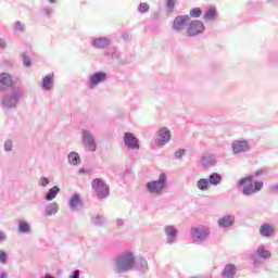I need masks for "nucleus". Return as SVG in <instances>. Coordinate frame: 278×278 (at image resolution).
<instances>
[{"instance_id": "3", "label": "nucleus", "mask_w": 278, "mask_h": 278, "mask_svg": "<svg viewBox=\"0 0 278 278\" xmlns=\"http://www.w3.org/2000/svg\"><path fill=\"white\" fill-rule=\"evenodd\" d=\"M168 186V178L165 173H161L157 180H152L146 184V190L154 197H162Z\"/></svg>"}, {"instance_id": "16", "label": "nucleus", "mask_w": 278, "mask_h": 278, "mask_svg": "<svg viewBox=\"0 0 278 278\" xmlns=\"http://www.w3.org/2000/svg\"><path fill=\"white\" fill-rule=\"evenodd\" d=\"M216 155L214 154H204L201 157L200 161V166H202V168H212V166H216Z\"/></svg>"}, {"instance_id": "6", "label": "nucleus", "mask_w": 278, "mask_h": 278, "mask_svg": "<svg viewBox=\"0 0 278 278\" xmlns=\"http://www.w3.org/2000/svg\"><path fill=\"white\" fill-rule=\"evenodd\" d=\"M273 253L266 250L264 245H260L257 250L251 255V260L254 266H262L261 260H270Z\"/></svg>"}, {"instance_id": "5", "label": "nucleus", "mask_w": 278, "mask_h": 278, "mask_svg": "<svg viewBox=\"0 0 278 278\" xmlns=\"http://www.w3.org/2000/svg\"><path fill=\"white\" fill-rule=\"evenodd\" d=\"M91 188L97 193V198L101 201L110 197V186L105 184V180L102 178H94L91 181Z\"/></svg>"}, {"instance_id": "29", "label": "nucleus", "mask_w": 278, "mask_h": 278, "mask_svg": "<svg viewBox=\"0 0 278 278\" xmlns=\"http://www.w3.org/2000/svg\"><path fill=\"white\" fill-rule=\"evenodd\" d=\"M220 181H223V176L218 173H212L208 177V184H211V186H218Z\"/></svg>"}, {"instance_id": "51", "label": "nucleus", "mask_w": 278, "mask_h": 278, "mask_svg": "<svg viewBox=\"0 0 278 278\" xmlns=\"http://www.w3.org/2000/svg\"><path fill=\"white\" fill-rule=\"evenodd\" d=\"M42 278H53V277L50 276V275H46V276H43Z\"/></svg>"}, {"instance_id": "19", "label": "nucleus", "mask_w": 278, "mask_h": 278, "mask_svg": "<svg viewBox=\"0 0 278 278\" xmlns=\"http://www.w3.org/2000/svg\"><path fill=\"white\" fill-rule=\"evenodd\" d=\"M164 231L165 236H167V244H175V242H177V228H175V226H166Z\"/></svg>"}, {"instance_id": "36", "label": "nucleus", "mask_w": 278, "mask_h": 278, "mask_svg": "<svg viewBox=\"0 0 278 278\" xmlns=\"http://www.w3.org/2000/svg\"><path fill=\"white\" fill-rule=\"evenodd\" d=\"M105 55H112L113 60H119L121 58V51L116 50V49H112V51H106Z\"/></svg>"}, {"instance_id": "41", "label": "nucleus", "mask_w": 278, "mask_h": 278, "mask_svg": "<svg viewBox=\"0 0 278 278\" xmlns=\"http://www.w3.org/2000/svg\"><path fill=\"white\" fill-rule=\"evenodd\" d=\"M49 184H51V180H49V178H47L46 176H42L40 178L39 186H42V188H47Z\"/></svg>"}, {"instance_id": "43", "label": "nucleus", "mask_w": 278, "mask_h": 278, "mask_svg": "<svg viewBox=\"0 0 278 278\" xmlns=\"http://www.w3.org/2000/svg\"><path fill=\"white\" fill-rule=\"evenodd\" d=\"M5 240H8V235H5L3 231H0V244L1 242H5Z\"/></svg>"}, {"instance_id": "24", "label": "nucleus", "mask_w": 278, "mask_h": 278, "mask_svg": "<svg viewBox=\"0 0 278 278\" xmlns=\"http://www.w3.org/2000/svg\"><path fill=\"white\" fill-rule=\"evenodd\" d=\"M12 86V76L10 74H0V90H5Z\"/></svg>"}, {"instance_id": "21", "label": "nucleus", "mask_w": 278, "mask_h": 278, "mask_svg": "<svg viewBox=\"0 0 278 278\" xmlns=\"http://www.w3.org/2000/svg\"><path fill=\"white\" fill-rule=\"evenodd\" d=\"M238 267L233 264H228L224 267L222 277L224 278H238Z\"/></svg>"}, {"instance_id": "44", "label": "nucleus", "mask_w": 278, "mask_h": 278, "mask_svg": "<svg viewBox=\"0 0 278 278\" xmlns=\"http://www.w3.org/2000/svg\"><path fill=\"white\" fill-rule=\"evenodd\" d=\"M70 278H79V269H75L70 276Z\"/></svg>"}, {"instance_id": "13", "label": "nucleus", "mask_w": 278, "mask_h": 278, "mask_svg": "<svg viewBox=\"0 0 278 278\" xmlns=\"http://www.w3.org/2000/svg\"><path fill=\"white\" fill-rule=\"evenodd\" d=\"M124 144L127 147V149H140V143L138 141V138L134 136L131 132H125L124 135Z\"/></svg>"}, {"instance_id": "38", "label": "nucleus", "mask_w": 278, "mask_h": 278, "mask_svg": "<svg viewBox=\"0 0 278 278\" xmlns=\"http://www.w3.org/2000/svg\"><path fill=\"white\" fill-rule=\"evenodd\" d=\"M13 147H14V143L12 142V140L8 139L4 141L5 153H10V151H12Z\"/></svg>"}, {"instance_id": "26", "label": "nucleus", "mask_w": 278, "mask_h": 278, "mask_svg": "<svg viewBox=\"0 0 278 278\" xmlns=\"http://www.w3.org/2000/svg\"><path fill=\"white\" fill-rule=\"evenodd\" d=\"M60 211V205L56 202H52L45 207V216H55L56 212Z\"/></svg>"}, {"instance_id": "47", "label": "nucleus", "mask_w": 278, "mask_h": 278, "mask_svg": "<svg viewBox=\"0 0 278 278\" xmlns=\"http://www.w3.org/2000/svg\"><path fill=\"white\" fill-rule=\"evenodd\" d=\"M116 225L117 227H123V225H125V222L123 219H117Z\"/></svg>"}, {"instance_id": "35", "label": "nucleus", "mask_w": 278, "mask_h": 278, "mask_svg": "<svg viewBox=\"0 0 278 278\" xmlns=\"http://www.w3.org/2000/svg\"><path fill=\"white\" fill-rule=\"evenodd\" d=\"M149 10H151V7H149L147 2H141L138 7V12H140V14H147Z\"/></svg>"}, {"instance_id": "20", "label": "nucleus", "mask_w": 278, "mask_h": 278, "mask_svg": "<svg viewBox=\"0 0 278 278\" xmlns=\"http://www.w3.org/2000/svg\"><path fill=\"white\" fill-rule=\"evenodd\" d=\"M218 226L222 227V229H228V227H233V224L236 223V216L235 215H224L222 218L218 219Z\"/></svg>"}, {"instance_id": "42", "label": "nucleus", "mask_w": 278, "mask_h": 278, "mask_svg": "<svg viewBox=\"0 0 278 278\" xmlns=\"http://www.w3.org/2000/svg\"><path fill=\"white\" fill-rule=\"evenodd\" d=\"M186 155V149H179L175 152L176 160H181Z\"/></svg>"}, {"instance_id": "4", "label": "nucleus", "mask_w": 278, "mask_h": 278, "mask_svg": "<svg viewBox=\"0 0 278 278\" xmlns=\"http://www.w3.org/2000/svg\"><path fill=\"white\" fill-rule=\"evenodd\" d=\"M23 99V88L17 87L11 92L4 93L0 103L3 110H14L18 105V102Z\"/></svg>"}, {"instance_id": "1", "label": "nucleus", "mask_w": 278, "mask_h": 278, "mask_svg": "<svg viewBox=\"0 0 278 278\" xmlns=\"http://www.w3.org/2000/svg\"><path fill=\"white\" fill-rule=\"evenodd\" d=\"M266 169L262 168L255 172L254 175H249L239 179L238 186L242 188L243 197H253V194H257L264 188V181H254L255 177H262V175H266ZM254 181V182H253Z\"/></svg>"}, {"instance_id": "9", "label": "nucleus", "mask_w": 278, "mask_h": 278, "mask_svg": "<svg viewBox=\"0 0 278 278\" xmlns=\"http://www.w3.org/2000/svg\"><path fill=\"white\" fill-rule=\"evenodd\" d=\"M203 31H205V24L199 20L191 21L187 29L189 37L199 36V34H203Z\"/></svg>"}, {"instance_id": "49", "label": "nucleus", "mask_w": 278, "mask_h": 278, "mask_svg": "<svg viewBox=\"0 0 278 278\" xmlns=\"http://www.w3.org/2000/svg\"><path fill=\"white\" fill-rule=\"evenodd\" d=\"M0 278H8V271L5 270L0 271Z\"/></svg>"}, {"instance_id": "11", "label": "nucleus", "mask_w": 278, "mask_h": 278, "mask_svg": "<svg viewBox=\"0 0 278 278\" xmlns=\"http://www.w3.org/2000/svg\"><path fill=\"white\" fill-rule=\"evenodd\" d=\"M157 138L155 140L156 147H165L170 142V130L166 127L160 128L156 134Z\"/></svg>"}, {"instance_id": "15", "label": "nucleus", "mask_w": 278, "mask_h": 278, "mask_svg": "<svg viewBox=\"0 0 278 278\" xmlns=\"http://www.w3.org/2000/svg\"><path fill=\"white\" fill-rule=\"evenodd\" d=\"M68 207L72 210V212H77L84 207V201H81V198L78 195V193H75L71 197L68 201Z\"/></svg>"}, {"instance_id": "37", "label": "nucleus", "mask_w": 278, "mask_h": 278, "mask_svg": "<svg viewBox=\"0 0 278 278\" xmlns=\"http://www.w3.org/2000/svg\"><path fill=\"white\" fill-rule=\"evenodd\" d=\"M14 30L15 31H25V24H23L21 21H17L14 23Z\"/></svg>"}, {"instance_id": "33", "label": "nucleus", "mask_w": 278, "mask_h": 278, "mask_svg": "<svg viewBox=\"0 0 278 278\" xmlns=\"http://www.w3.org/2000/svg\"><path fill=\"white\" fill-rule=\"evenodd\" d=\"M177 3V0H166L165 1V10L168 12V14H172V12H175V4Z\"/></svg>"}, {"instance_id": "50", "label": "nucleus", "mask_w": 278, "mask_h": 278, "mask_svg": "<svg viewBox=\"0 0 278 278\" xmlns=\"http://www.w3.org/2000/svg\"><path fill=\"white\" fill-rule=\"evenodd\" d=\"M79 173H80V174H85V173H87V170H86V168H80V169H79Z\"/></svg>"}, {"instance_id": "40", "label": "nucleus", "mask_w": 278, "mask_h": 278, "mask_svg": "<svg viewBox=\"0 0 278 278\" xmlns=\"http://www.w3.org/2000/svg\"><path fill=\"white\" fill-rule=\"evenodd\" d=\"M0 264H8V252L0 250Z\"/></svg>"}, {"instance_id": "31", "label": "nucleus", "mask_w": 278, "mask_h": 278, "mask_svg": "<svg viewBox=\"0 0 278 278\" xmlns=\"http://www.w3.org/2000/svg\"><path fill=\"white\" fill-rule=\"evenodd\" d=\"M204 21H214L216 18V9L208 8L203 15Z\"/></svg>"}, {"instance_id": "28", "label": "nucleus", "mask_w": 278, "mask_h": 278, "mask_svg": "<svg viewBox=\"0 0 278 278\" xmlns=\"http://www.w3.org/2000/svg\"><path fill=\"white\" fill-rule=\"evenodd\" d=\"M58 194H60V187L54 186L48 190V192L45 195V199L46 201H53V199H55Z\"/></svg>"}, {"instance_id": "12", "label": "nucleus", "mask_w": 278, "mask_h": 278, "mask_svg": "<svg viewBox=\"0 0 278 278\" xmlns=\"http://www.w3.org/2000/svg\"><path fill=\"white\" fill-rule=\"evenodd\" d=\"M188 23H190V15H178L175 17L172 27L174 31H184L188 27Z\"/></svg>"}, {"instance_id": "46", "label": "nucleus", "mask_w": 278, "mask_h": 278, "mask_svg": "<svg viewBox=\"0 0 278 278\" xmlns=\"http://www.w3.org/2000/svg\"><path fill=\"white\" fill-rule=\"evenodd\" d=\"M271 192H278V184H274L270 186Z\"/></svg>"}, {"instance_id": "14", "label": "nucleus", "mask_w": 278, "mask_h": 278, "mask_svg": "<svg viewBox=\"0 0 278 278\" xmlns=\"http://www.w3.org/2000/svg\"><path fill=\"white\" fill-rule=\"evenodd\" d=\"M108 79V74L105 72H97L89 76V86H99V84H103Z\"/></svg>"}, {"instance_id": "48", "label": "nucleus", "mask_w": 278, "mask_h": 278, "mask_svg": "<svg viewBox=\"0 0 278 278\" xmlns=\"http://www.w3.org/2000/svg\"><path fill=\"white\" fill-rule=\"evenodd\" d=\"M128 175H131V169L130 168H126L124 172V177H128Z\"/></svg>"}, {"instance_id": "7", "label": "nucleus", "mask_w": 278, "mask_h": 278, "mask_svg": "<svg viewBox=\"0 0 278 278\" xmlns=\"http://www.w3.org/2000/svg\"><path fill=\"white\" fill-rule=\"evenodd\" d=\"M191 238L194 242H205L210 238V228L205 226L191 228Z\"/></svg>"}, {"instance_id": "10", "label": "nucleus", "mask_w": 278, "mask_h": 278, "mask_svg": "<svg viewBox=\"0 0 278 278\" xmlns=\"http://www.w3.org/2000/svg\"><path fill=\"white\" fill-rule=\"evenodd\" d=\"M231 151L235 155L248 153V151H251V143H249L247 140H235L231 143Z\"/></svg>"}, {"instance_id": "18", "label": "nucleus", "mask_w": 278, "mask_h": 278, "mask_svg": "<svg viewBox=\"0 0 278 278\" xmlns=\"http://www.w3.org/2000/svg\"><path fill=\"white\" fill-rule=\"evenodd\" d=\"M134 270H138L139 273H148L149 271V262L144 257L135 256Z\"/></svg>"}, {"instance_id": "32", "label": "nucleus", "mask_w": 278, "mask_h": 278, "mask_svg": "<svg viewBox=\"0 0 278 278\" xmlns=\"http://www.w3.org/2000/svg\"><path fill=\"white\" fill-rule=\"evenodd\" d=\"M92 225H96V227H103V225H105V217H103L102 215H96L92 219H91Z\"/></svg>"}, {"instance_id": "34", "label": "nucleus", "mask_w": 278, "mask_h": 278, "mask_svg": "<svg viewBox=\"0 0 278 278\" xmlns=\"http://www.w3.org/2000/svg\"><path fill=\"white\" fill-rule=\"evenodd\" d=\"M201 14H203V11L201 10V8H193L189 12V16H191V18H199Z\"/></svg>"}, {"instance_id": "8", "label": "nucleus", "mask_w": 278, "mask_h": 278, "mask_svg": "<svg viewBox=\"0 0 278 278\" xmlns=\"http://www.w3.org/2000/svg\"><path fill=\"white\" fill-rule=\"evenodd\" d=\"M83 146L88 149V151H97V141L94 140V135L91 134L88 129H83Z\"/></svg>"}, {"instance_id": "22", "label": "nucleus", "mask_w": 278, "mask_h": 278, "mask_svg": "<svg viewBox=\"0 0 278 278\" xmlns=\"http://www.w3.org/2000/svg\"><path fill=\"white\" fill-rule=\"evenodd\" d=\"M275 233V227L273 225L265 223L260 227V235L262 238H270Z\"/></svg>"}, {"instance_id": "39", "label": "nucleus", "mask_w": 278, "mask_h": 278, "mask_svg": "<svg viewBox=\"0 0 278 278\" xmlns=\"http://www.w3.org/2000/svg\"><path fill=\"white\" fill-rule=\"evenodd\" d=\"M23 65L26 66V68H29L31 66V59L27 56L25 53L22 54Z\"/></svg>"}, {"instance_id": "45", "label": "nucleus", "mask_w": 278, "mask_h": 278, "mask_svg": "<svg viewBox=\"0 0 278 278\" xmlns=\"http://www.w3.org/2000/svg\"><path fill=\"white\" fill-rule=\"evenodd\" d=\"M8 47V43L5 42V39L0 38V49H5Z\"/></svg>"}, {"instance_id": "2", "label": "nucleus", "mask_w": 278, "mask_h": 278, "mask_svg": "<svg viewBox=\"0 0 278 278\" xmlns=\"http://www.w3.org/2000/svg\"><path fill=\"white\" fill-rule=\"evenodd\" d=\"M136 254L134 251H125L115 257V273L118 275L134 270Z\"/></svg>"}, {"instance_id": "17", "label": "nucleus", "mask_w": 278, "mask_h": 278, "mask_svg": "<svg viewBox=\"0 0 278 278\" xmlns=\"http://www.w3.org/2000/svg\"><path fill=\"white\" fill-rule=\"evenodd\" d=\"M110 45H112V39L108 37L93 38L91 41L93 49H105V47H110Z\"/></svg>"}, {"instance_id": "52", "label": "nucleus", "mask_w": 278, "mask_h": 278, "mask_svg": "<svg viewBox=\"0 0 278 278\" xmlns=\"http://www.w3.org/2000/svg\"><path fill=\"white\" fill-rule=\"evenodd\" d=\"M50 1V3H55V1H58V0H49Z\"/></svg>"}, {"instance_id": "23", "label": "nucleus", "mask_w": 278, "mask_h": 278, "mask_svg": "<svg viewBox=\"0 0 278 278\" xmlns=\"http://www.w3.org/2000/svg\"><path fill=\"white\" fill-rule=\"evenodd\" d=\"M17 231L18 233L29 236V233H31V225L25 219H20L17 223Z\"/></svg>"}, {"instance_id": "30", "label": "nucleus", "mask_w": 278, "mask_h": 278, "mask_svg": "<svg viewBox=\"0 0 278 278\" xmlns=\"http://www.w3.org/2000/svg\"><path fill=\"white\" fill-rule=\"evenodd\" d=\"M197 188L202 192L210 190V180L205 178H201L197 181Z\"/></svg>"}, {"instance_id": "25", "label": "nucleus", "mask_w": 278, "mask_h": 278, "mask_svg": "<svg viewBox=\"0 0 278 278\" xmlns=\"http://www.w3.org/2000/svg\"><path fill=\"white\" fill-rule=\"evenodd\" d=\"M53 77H54L53 73L48 74L43 77L42 85H41V88L43 90L46 91L53 90Z\"/></svg>"}, {"instance_id": "27", "label": "nucleus", "mask_w": 278, "mask_h": 278, "mask_svg": "<svg viewBox=\"0 0 278 278\" xmlns=\"http://www.w3.org/2000/svg\"><path fill=\"white\" fill-rule=\"evenodd\" d=\"M68 164L72 166H79L81 164V157H79V153L70 152L67 155Z\"/></svg>"}]
</instances>
